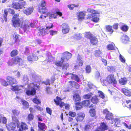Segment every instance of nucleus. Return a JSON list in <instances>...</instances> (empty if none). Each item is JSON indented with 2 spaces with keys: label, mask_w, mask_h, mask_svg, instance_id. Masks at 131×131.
<instances>
[{
  "label": "nucleus",
  "mask_w": 131,
  "mask_h": 131,
  "mask_svg": "<svg viewBox=\"0 0 131 131\" xmlns=\"http://www.w3.org/2000/svg\"><path fill=\"white\" fill-rule=\"evenodd\" d=\"M70 74L71 75V79L74 80L78 82H80V78L77 75L72 73H70Z\"/></svg>",
  "instance_id": "6ab92c4d"
},
{
  "label": "nucleus",
  "mask_w": 131,
  "mask_h": 131,
  "mask_svg": "<svg viewBox=\"0 0 131 131\" xmlns=\"http://www.w3.org/2000/svg\"><path fill=\"white\" fill-rule=\"evenodd\" d=\"M103 113L106 114L105 118L108 120H112L113 119V115L112 114L108 111L107 109L106 108L103 110Z\"/></svg>",
  "instance_id": "0eeeda50"
},
{
  "label": "nucleus",
  "mask_w": 131,
  "mask_h": 131,
  "mask_svg": "<svg viewBox=\"0 0 131 131\" xmlns=\"http://www.w3.org/2000/svg\"><path fill=\"white\" fill-rule=\"evenodd\" d=\"M85 116V115L84 113L80 112L77 114V116L75 119L77 122H81L84 119Z\"/></svg>",
  "instance_id": "1a4fd4ad"
},
{
  "label": "nucleus",
  "mask_w": 131,
  "mask_h": 131,
  "mask_svg": "<svg viewBox=\"0 0 131 131\" xmlns=\"http://www.w3.org/2000/svg\"><path fill=\"white\" fill-rule=\"evenodd\" d=\"M89 113L92 117H94L96 115L95 111L94 109H91L89 110Z\"/></svg>",
  "instance_id": "79ce46f5"
},
{
  "label": "nucleus",
  "mask_w": 131,
  "mask_h": 131,
  "mask_svg": "<svg viewBox=\"0 0 131 131\" xmlns=\"http://www.w3.org/2000/svg\"><path fill=\"white\" fill-rule=\"evenodd\" d=\"M64 62V61L61 58L60 61L55 62L54 64L57 66L61 67Z\"/></svg>",
  "instance_id": "f704fd0d"
},
{
  "label": "nucleus",
  "mask_w": 131,
  "mask_h": 131,
  "mask_svg": "<svg viewBox=\"0 0 131 131\" xmlns=\"http://www.w3.org/2000/svg\"><path fill=\"white\" fill-rule=\"evenodd\" d=\"M57 17V15L56 13L51 14L49 16V19H51L52 18H56Z\"/></svg>",
  "instance_id": "e2e57ef3"
},
{
  "label": "nucleus",
  "mask_w": 131,
  "mask_h": 131,
  "mask_svg": "<svg viewBox=\"0 0 131 131\" xmlns=\"http://www.w3.org/2000/svg\"><path fill=\"white\" fill-rule=\"evenodd\" d=\"M119 59L120 61L124 63L125 62V60L124 58L122 56L121 54H120L119 56Z\"/></svg>",
  "instance_id": "69168bd1"
},
{
  "label": "nucleus",
  "mask_w": 131,
  "mask_h": 131,
  "mask_svg": "<svg viewBox=\"0 0 131 131\" xmlns=\"http://www.w3.org/2000/svg\"><path fill=\"white\" fill-rule=\"evenodd\" d=\"M29 24L28 21H25L24 22V24L23 27V29L25 30H28L29 29Z\"/></svg>",
  "instance_id": "4c0bfd02"
},
{
  "label": "nucleus",
  "mask_w": 131,
  "mask_h": 131,
  "mask_svg": "<svg viewBox=\"0 0 131 131\" xmlns=\"http://www.w3.org/2000/svg\"><path fill=\"white\" fill-rule=\"evenodd\" d=\"M98 93H99V96L100 97L102 98V99L104 98L105 97L103 93L101 91H98Z\"/></svg>",
  "instance_id": "052dcab7"
},
{
  "label": "nucleus",
  "mask_w": 131,
  "mask_h": 131,
  "mask_svg": "<svg viewBox=\"0 0 131 131\" xmlns=\"http://www.w3.org/2000/svg\"><path fill=\"white\" fill-rule=\"evenodd\" d=\"M34 116L31 113L29 114L26 118V119L28 122V123L32 121L34 119Z\"/></svg>",
  "instance_id": "bb28decb"
},
{
  "label": "nucleus",
  "mask_w": 131,
  "mask_h": 131,
  "mask_svg": "<svg viewBox=\"0 0 131 131\" xmlns=\"http://www.w3.org/2000/svg\"><path fill=\"white\" fill-rule=\"evenodd\" d=\"M46 110L47 112L50 115L52 113V111L50 108L48 107H47L46 108Z\"/></svg>",
  "instance_id": "bf43d9fd"
},
{
  "label": "nucleus",
  "mask_w": 131,
  "mask_h": 131,
  "mask_svg": "<svg viewBox=\"0 0 131 131\" xmlns=\"http://www.w3.org/2000/svg\"><path fill=\"white\" fill-rule=\"evenodd\" d=\"M122 124L125 127L129 129H131V124H130L129 125H127L125 122H123Z\"/></svg>",
  "instance_id": "680f3d73"
},
{
  "label": "nucleus",
  "mask_w": 131,
  "mask_h": 131,
  "mask_svg": "<svg viewBox=\"0 0 131 131\" xmlns=\"http://www.w3.org/2000/svg\"><path fill=\"white\" fill-rule=\"evenodd\" d=\"M12 118L13 121L16 123L17 127H19L20 123L18 118L15 116H12Z\"/></svg>",
  "instance_id": "473e14b6"
},
{
  "label": "nucleus",
  "mask_w": 131,
  "mask_h": 131,
  "mask_svg": "<svg viewBox=\"0 0 131 131\" xmlns=\"http://www.w3.org/2000/svg\"><path fill=\"white\" fill-rule=\"evenodd\" d=\"M100 127L103 129L106 130L108 129V126L106 125V124L104 122L101 123Z\"/></svg>",
  "instance_id": "a18cd8bd"
},
{
  "label": "nucleus",
  "mask_w": 131,
  "mask_h": 131,
  "mask_svg": "<svg viewBox=\"0 0 131 131\" xmlns=\"http://www.w3.org/2000/svg\"><path fill=\"white\" fill-rule=\"evenodd\" d=\"M21 102L23 106V108L24 109H26L29 108V104L25 100H21Z\"/></svg>",
  "instance_id": "2f4dec72"
},
{
  "label": "nucleus",
  "mask_w": 131,
  "mask_h": 131,
  "mask_svg": "<svg viewBox=\"0 0 131 131\" xmlns=\"http://www.w3.org/2000/svg\"><path fill=\"white\" fill-rule=\"evenodd\" d=\"M68 114L69 116L73 117H75L76 115V113L75 112L72 111H69Z\"/></svg>",
  "instance_id": "3c124183"
},
{
  "label": "nucleus",
  "mask_w": 131,
  "mask_h": 131,
  "mask_svg": "<svg viewBox=\"0 0 131 131\" xmlns=\"http://www.w3.org/2000/svg\"><path fill=\"white\" fill-rule=\"evenodd\" d=\"M85 70L86 73H90L91 70V68L90 66L89 65L86 66Z\"/></svg>",
  "instance_id": "de8ad7c7"
},
{
  "label": "nucleus",
  "mask_w": 131,
  "mask_h": 131,
  "mask_svg": "<svg viewBox=\"0 0 131 131\" xmlns=\"http://www.w3.org/2000/svg\"><path fill=\"white\" fill-rule=\"evenodd\" d=\"M69 66V64L68 63H66L62 65V69L64 70H66Z\"/></svg>",
  "instance_id": "49530a36"
},
{
  "label": "nucleus",
  "mask_w": 131,
  "mask_h": 131,
  "mask_svg": "<svg viewBox=\"0 0 131 131\" xmlns=\"http://www.w3.org/2000/svg\"><path fill=\"white\" fill-rule=\"evenodd\" d=\"M117 83V81L114 77V75L110 74L107 76L105 80H103V84L104 86H106L107 83L116 84Z\"/></svg>",
  "instance_id": "f257e3e1"
},
{
  "label": "nucleus",
  "mask_w": 131,
  "mask_h": 131,
  "mask_svg": "<svg viewBox=\"0 0 131 131\" xmlns=\"http://www.w3.org/2000/svg\"><path fill=\"white\" fill-rule=\"evenodd\" d=\"M49 33V30L46 28H40L39 30L38 33L39 35L42 36H44L48 34Z\"/></svg>",
  "instance_id": "9d476101"
},
{
  "label": "nucleus",
  "mask_w": 131,
  "mask_h": 131,
  "mask_svg": "<svg viewBox=\"0 0 131 131\" xmlns=\"http://www.w3.org/2000/svg\"><path fill=\"white\" fill-rule=\"evenodd\" d=\"M95 16L93 17V19H91V20L94 22L96 23L99 21V18L98 17H95Z\"/></svg>",
  "instance_id": "13d9d810"
},
{
  "label": "nucleus",
  "mask_w": 131,
  "mask_h": 131,
  "mask_svg": "<svg viewBox=\"0 0 131 131\" xmlns=\"http://www.w3.org/2000/svg\"><path fill=\"white\" fill-rule=\"evenodd\" d=\"M36 93V90L33 88H32V89L31 90H27L26 92V94L28 96L34 95Z\"/></svg>",
  "instance_id": "412c9836"
},
{
  "label": "nucleus",
  "mask_w": 131,
  "mask_h": 131,
  "mask_svg": "<svg viewBox=\"0 0 131 131\" xmlns=\"http://www.w3.org/2000/svg\"><path fill=\"white\" fill-rule=\"evenodd\" d=\"M119 83L123 85H125L127 82V80L125 78H121L119 80Z\"/></svg>",
  "instance_id": "e433bc0d"
},
{
  "label": "nucleus",
  "mask_w": 131,
  "mask_h": 131,
  "mask_svg": "<svg viewBox=\"0 0 131 131\" xmlns=\"http://www.w3.org/2000/svg\"><path fill=\"white\" fill-rule=\"evenodd\" d=\"M32 101L34 103L37 105H39L41 103V101L39 99H37V97L33 98Z\"/></svg>",
  "instance_id": "a19ab883"
},
{
  "label": "nucleus",
  "mask_w": 131,
  "mask_h": 131,
  "mask_svg": "<svg viewBox=\"0 0 131 131\" xmlns=\"http://www.w3.org/2000/svg\"><path fill=\"white\" fill-rule=\"evenodd\" d=\"M26 5V1H23L21 2L20 4V5L21 9H22V7H24Z\"/></svg>",
  "instance_id": "0e129e2a"
},
{
  "label": "nucleus",
  "mask_w": 131,
  "mask_h": 131,
  "mask_svg": "<svg viewBox=\"0 0 131 131\" xmlns=\"http://www.w3.org/2000/svg\"><path fill=\"white\" fill-rule=\"evenodd\" d=\"M37 126L38 131H45V129L46 126L45 123L38 122Z\"/></svg>",
  "instance_id": "ddd939ff"
},
{
  "label": "nucleus",
  "mask_w": 131,
  "mask_h": 131,
  "mask_svg": "<svg viewBox=\"0 0 131 131\" xmlns=\"http://www.w3.org/2000/svg\"><path fill=\"white\" fill-rule=\"evenodd\" d=\"M120 29L123 31L126 32L128 30V27L126 25H123L120 27Z\"/></svg>",
  "instance_id": "37998d69"
},
{
  "label": "nucleus",
  "mask_w": 131,
  "mask_h": 131,
  "mask_svg": "<svg viewBox=\"0 0 131 131\" xmlns=\"http://www.w3.org/2000/svg\"><path fill=\"white\" fill-rule=\"evenodd\" d=\"M106 48L109 51L114 50L115 49L114 46L112 44H108L106 46Z\"/></svg>",
  "instance_id": "c03bdc74"
},
{
  "label": "nucleus",
  "mask_w": 131,
  "mask_h": 131,
  "mask_svg": "<svg viewBox=\"0 0 131 131\" xmlns=\"http://www.w3.org/2000/svg\"><path fill=\"white\" fill-rule=\"evenodd\" d=\"M19 53L18 51L16 49H14L10 52V56L11 57H14L17 56Z\"/></svg>",
  "instance_id": "c85d7f7f"
},
{
  "label": "nucleus",
  "mask_w": 131,
  "mask_h": 131,
  "mask_svg": "<svg viewBox=\"0 0 131 131\" xmlns=\"http://www.w3.org/2000/svg\"><path fill=\"white\" fill-rule=\"evenodd\" d=\"M98 96L96 95L92 97L91 99L92 102L94 104H96L99 102V100L98 98Z\"/></svg>",
  "instance_id": "c756f323"
},
{
  "label": "nucleus",
  "mask_w": 131,
  "mask_h": 131,
  "mask_svg": "<svg viewBox=\"0 0 131 131\" xmlns=\"http://www.w3.org/2000/svg\"><path fill=\"white\" fill-rule=\"evenodd\" d=\"M68 122H70V124L71 126H76L77 124L75 122V119H74L72 117H69L68 118Z\"/></svg>",
  "instance_id": "aec40b11"
},
{
  "label": "nucleus",
  "mask_w": 131,
  "mask_h": 131,
  "mask_svg": "<svg viewBox=\"0 0 131 131\" xmlns=\"http://www.w3.org/2000/svg\"><path fill=\"white\" fill-rule=\"evenodd\" d=\"M87 11L91 13V14H93V15H95V14H97V11L95 10L91 9V8H89L87 9Z\"/></svg>",
  "instance_id": "09e8293b"
},
{
  "label": "nucleus",
  "mask_w": 131,
  "mask_h": 131,
  "mask_svg": "<svg viewBox=\"0 0 131 131\" xmlns=\"http://www.w3.org/2000/svg\"><path fill=\"white\" fill-rule=\"evenodd\" d=\"M34 107L38 111H39L41 112L43 111V108L38 105H35L34 106Z\"/></svg>",
  "instance_id": "603ef678"
},
{
  "label": "nucleus",
  "mask_w": 131,
  "mask_h": 131,
  "mask_svg": "<svg viewBox=\"0 0 131 131\" xmlns=\"http://www.w3.org/2000/svg\"><path fill=\"white\" fill-rule=\"evenodd\" d=\"M38 59V57L35 55H29L27 57V59L28 61L31 63L33 61H37Z\"/></svg>",
  "instance_id": "dca6fc26"
},
{
  "label": "nucleus",
  "mask_w": 131,
  "mask_h": 131,
  "mask_svg": "<svg viewBox=\"0 0 131 131\" xmlns=\"http://www.w3.org/2000/svg\"><path fill=\"white\" fill-rule=\"evenodd\" d=\"M83 106L89 107L90 108L93 107L92 104L90 105V102L89 100H85L83 101Z\"/></svg>",
  "instance_id": "393cba45"
},
{
  "label": "nucleus",
  "mask_w": 131,
  "mask_h": 131,
  "mask_svg": "<svg viewBox=\"0 0 131 131\" xmlns=\"http://www.w3.org/2000/svg\"><path fill=\"white\" fill-rule=\"evenodd\" d=\"M33 12V9L31 7L27 8L23 10L24 13L27 15L30 14Z\"/></svg>",
  "instance_id": "a878e982"
},
{
  "label": "nucleus",
  "mask_w": 131,
  "mask_h": 131,
  "mask_svg": "<svg viewBox=\"0 0 131 131\" xmlns=\"http://www.w3.org/2000/svg\"><path fill=\"white\" fill-rule=\"evenodd\" d=\"M62 99L58 96L56 97V99H54L53 101L56 105L57 106H59L60 107L62 108L63 106H65L66 109L69 110L70 106L68 104H65L64 102H62Z\"/></svg>",
  "instance_id": "f03ea898"
},
{
  "label": "nucleus",
  "mask_w": 131,
  "mask_h": 131,
  "mask_svg": "<svg viewBox=\"0 0 131 131\" xmlns=\"http://www.w3.org/2000/svg\"><path fill=\"white\" fill-rule=\"evenodd\" d=\"M16 127L15 123L11 122L8 124L6 126V127L9 131H13L15 129Z\"/></svg>",
  "instance_id": "4468645a"
},
{
  "label": "nucleus",
  "mask_w": 131,
  "mask_h": 131,
  "mask_svg": "<svg viewBox=\"0 0 131 131\" xmlns=\"http://www.w3.org/2000/svg\"><path fill=\"white\" fill-rule=\"evenodd\" d=\"M90 42L92 45H97L98 44V39L96 37L93 36L90 40Z\"/></svg>",
  "instance_id": "a211bd4d"
},
{
  "label": "nucleus",
  "mask_w": 131,
  "mask_h": 131,
  "mask_svg": "<svg viewBox=\"0 0 131 131\" xmlns=\"http://www.w3.org/2000/svg\"><path fill=\"white\" fill-rule=\"evenodd\" d=\"M49 32H50V34L51 36H53L55 34H56L57 33V31L53 30H50L49 31Z\"/></svg>",
  "instance_id": "338daca9"
},
{
  "label": "nucleus",
  "mask_w": 131,
  "mask_h": 131,
  "mask_svg": "<svg viewBox=\"0 0 131 131\" xmlns=\"http://www.w3.org/2000/svg\"><path fill=\"white\" fill-rule=\"evenodd\" d=\"M73 99L75 102L80 101L81 100V97L78 93L74 94L73 96Z\"/></svg>",
  "instance_id": "5701e85b"
},
{
  "label": "nucleus",
  "mask_w": 131,
  "mask_h": 131,
  "mask_svg": "<svg viewBox=\"0 0 131 131\" xmlns=\"http://www.w3.org/2000/svg\"><path fill=\"white\" fill-rule=\"evenodd\" d=\"M22 86L18 85L14 86L12 85L11 86V89L12 91H19L21 90V89L20 88V87Z\"/></svg>",
  "instance_id": "7c9ffc66"
},
{
  "label": "nucleus",
  "mask_w": 131,
  "mask_h": 131,
  "mask_svg": "<svg viewBox=\"0 0 131 131\" xmlns=\"http://www.w3.org/2000/svg\"><path fill=\"white\" fill-rule=\"evenodd\" d=\"M28 129V126L25 123L21 122L20 123V126L18 129V131H24L27 130Z\"/></svg>",
  "instance_id": "9b49d317"
},
{
  "label": "nucleus",
  "mask_w": 131,
  "mask_h": 131,
  "mask_svg": "<svg viewBox=\"0 0 131 131\" xmlns=\"http://www.w3.org/2000/svg\"><path fill=\"white\" fill-rule=\"evenodd\" d=\"M102 54V52L100 50H96L94 51V55L97 57L101 56V54Z\"/></svg>",
  "instance_id": "ea45409f"
},
{
  "label": "nucleus",
  "mask_w": 131,
  "mask_h": 131,
  "mask_svg": "<svg viewBox=\"0 0 131 131\" xmlns=\"http://www.w3.org/2000/svg\"><path fill=\"white\" fill-rule=\"evenodd\" d=\"M8 12H10V14L11 15H15V12L14 10L13 9L9 8L7 9H5L4 10V14H3L4 19L3 18H2V20L1 21L3 23L4 21L5 22L7 21V16L8 14Z\"/></svg>",
  "instance_id": "20e7f679"
},
{
  "label": "nucleus",
  "mask_w": 131,
  "mask_h": 131,
  "mask_svg": "<svg viewBox=\"0 0 131 131\" xmlns=\"http://www.w3.org/2000/svg\"><path fill=\"white\" fill-rule=\"evenodd\" d=\"M46 1L44 0H42L40 6L42 8H40L38 10L40 13L47 14V13L46 12L47 11V9H46Z\"/></svg>",
  "instance_id": "39448f33"
},
{
  "label": "nucleus",
  "mask_w": 131,
  "mask_h": 131,
  "mask_svg": "<svg viewBox=\"0 0 131 131\" xmlns=\"http://www.w3.org/2000/svg\"><path fill=\"white\" fill-rule=\"evenodd\" d=\"M7 82V81L3 80L1 82L2 84L4 86H7L8 85Z\"/></svg>",
  "instance_id": "774afa93"
},
{
  "label": "nucleus",
  "mask_w": 131,
  "mask_h": 131,
  "mask_svg": "<svg viewBox=\"0 0 131 131\" xmlns=\"http://www.w3.org/2000/svg\"><path fill=\"white\" fill-rule=\"evenodd\" d=\"M12 6L13 8L16 9H21L20 3L18 2H14L12 4Z\"/></svg>",
  "instance_id": "cd10ccee"
},
{
  "label": "nucleus",
  "mask_w": 131,
  "mask_h": 131,
  "mask_svg": "<svg viewBox=\"0 0 131 131\" xmlns=\"http://www.w3.org/2000/svg\"><path fill=\"white\" fill-rule=\"evenodd\" d=\"M13 37L15 42H19L20 39L21 38L20 36L18 34L14 35H13Z\"/></svg>",
  "instance_id": "72a5a7b5"
},
{
  "label": "nucleus",
  "mask_w": 131,
  "mask_h": 131,
  "mask_svg": "<svg viewBox=\"0 0 131 131\" xmlns=\"http://www.w3.org/2000/svg\"><path fill=\"white\" fill-rule=\"evenodd\" d=\"M77 16L79 20H82L84 18V17L85 16V13L83 11L77 13Z\"/></svg>",
  "instance_id": "f3484780"
},
{
  "label": "nucleus",
  "mask_w": 131,
  "mask_h": 131,
  "mask_svg": "<svg viewBox=\"0 0 131 131\" xmlns=\"http://www.w3.org/2000/svg\"><path fill=\"white\" fill-rule=\"evenodd\" d=\"M19 14H16L14 15L12 17V23L13 25L15 27L19 26L20 20L19 18Z\"/></svg>",
  "instance_id": "7ed1b4c3"
},
{
  "label": "nucleus",
  "mask_w": 131,
  "mask_h": 131,
  "mask_svg": "<svg viewBox=\"0 0 131 131\" xmlns=\"http://www.w3.org/2000/svg\"><path fill=\"white\" fill-rule=\"evenodd\" d=\"M53 27V24L52 23H49L48 24H47L46 25V28L48 30L52 28Z\"/></svg>",
  "instance_id": "5fc2aeb1"
},
{
  "label": "nucleus",
  "mask_w": 131,
  "mask_h": 131,
  "mask_svg": "<svg viewBox=\"0 0 131 131\" xmlns=\"http://www.w3.org/2000/svg\"><path fill=\"white\" fill-rule=\"evenodd\" d=\"M23 62L22 59L19 56L15 57L13 60V63L15 64H18L19 65H22Z\"/></svg>",
  "instance_id": "2eb2a0df"
},
{
  "label": "nucleus",
  "mask_w": 131,
  "mask_h": 131,
  "mask_svg": "<svg viewBox=\"0 0 131 131\" xmlns=\"http://www.w3.org/2000/svg\"><path fill=\"white\" fill-rule=\"evenodd\" d=\"M121 91L125 95L130 96H131V91L128 90L126 89L125 88L122 89Z\"/></svg>",
  "instance_id": "4be33fe9"
},
{
  "label": "nucleus",
  "mask_w": 131,
  "mask_h": 131,
  "mask_svg": "<svg viewBox=\"0 0 131 131\" xmlns=\"http://www.w3.org/2000/svg\"><path fill=\"white\" fill-rule=\"evenodd\" d=\"M78 102H76L75 103V109L76 110H79L82 108L83 105V101L81 102L78 101Z\"/></svg>",
  "instance_id": "b1692460"
},
{
  "label": "nucleus",
  "mask_w": 131,
  "mask_h": 131,
  "mask_svg": "<svg viewBox=\"0 0 131 131\" xmlns=\"http://www.w3.org/2000/svg\"><path fill=\"white\" fill-rule=\"evenodd\" d=\"M72 56V54L70 52L66 51L64 52L62 54V56L61 58L65 61H68L70 59Z\"/></svg>",
  "instance_id": "423d86ee"
},
{
  "label": "nucleus",
  "mask_w": 131,
  "mask_h": 131,
  "mask_svg": "<svg viewBox=\"0 0 131 131\" xmlns=\"http://www.w3.org/2000/svg\"><path fill=\"white\" fill-rule=\"evenodd\" d=\"M95 16V15H93V14H89L87 16V19H91L93 17Z\"/></svg>",
  "instance_id": "4d7b16f0"
},
{
  "label": "nucleus",
  "mask_w": 131,
  "mask_h": 131,
  "mask_svg": "<svg viewBox=\"0 0 131 131\" xmlns=\"http://www.w3.org/2000/svg\"><path fill=\"white\" fill-rule=\"evenodd\" d=\"M12 112L13 115V116H17L19 114V111L16 110H13Z\"/></svg>",
  "instance_id": "8fccbe9b"
},
{
  "label": "nucleus",
  "mask_w": 131,
  "mask_h": 131,
  "mask_svg": "<svg viewBox=\"0 0 131 131\" xmlns=\"http://www.w3.org/2000/svg\"><path fill=\"white\" fill-rule=\"evenodd\" d=\"M106 29L108 32H110L111 34H112L113 32V30L112 29V26H111L108 25L106 26Z\"/></svg>",
  "instance_id": "58836bf2"
},
{
  "label": "nucleus",
  "mask_w": 131,
  "mask_h": 131,
  "mask_svg": "<svg viewBox=\"0 0 131 131\" xmlns=\"http://www.w3.org/2000/svg\"><path fill=\"white\" fill-rule=\"evenodd\" d=\"M93 35L90 32H85V34L84 36L90 40L93 36Z\"/></svg>",
  "instance_id": "c9c22d12"
},
{
  "label": "nucleus",
  "mask_w": 131,
  "mask_h": 131,
  "mask_svg": "<svg viewBox=\"0 0 131 131\" xmlns=\"http://www.w3.org/2000/svg\"><path fill=\"white\" fill-rule=\"evenodd\" d=\"M107 69L109 71L111 72L115 71V69L114 67L113 66H108L107 67Z\"/></svg>",
  "instance_id": "6e6d98bb"
},
{
  "label": "nucleus",
  "mask_w": 131,
  "mask_h": 131,
  "mask_svg": "<svg viewBox=\"0 0 131 131\" xmlns=\"http://www.w3.org/2000/svg\"><path fill=\"white\" fill-rule=\"evenodd\" d=\"M6 80L11 85L13 84H16L17 83V80L13 77L11 76H8L6 78Z\"/></svg>",
  "instance_id": "6e6552de"
},
{
  "label": "nucleus",
  "mask_w": 131,
  "mask_h": 131,
  "mask_svg": "<svg viewBox=\"0 0 131 131\" xmlns=\"http://www.w3.org/2000/svg\"><path fill=\"white\" fill-rule=\"evenodd\" d=\"M91 93H90V94H87L84 95L83 96V98L85 99H89L91 98V94H92Z\"/></svg>",
  "instance_id": "864d4df0"
},
{
  "label": "nucleus",
  "mask_w": 131,
  "mask_h": 131,
  "mask_svg": "<svg viewBox=\"0 0 131 131\" xmlns=\"http://www.w3.org/2000/svg\"><path fill=\"white\" fill-rule=\"evenodd\" d=\"M62 31L63 33L66 34L69 32L70 28L68 25L66 23L62 24Z\"/></svg>",
  "instance_id": "f8f14e48"
}]
</instances>
